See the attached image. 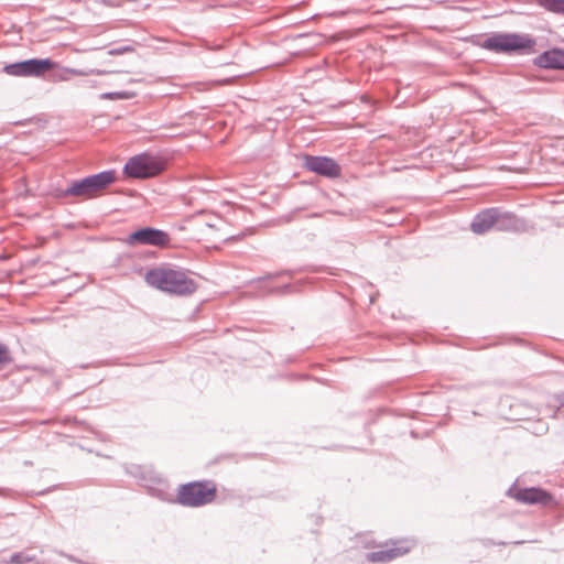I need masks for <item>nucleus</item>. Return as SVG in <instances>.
I'll use <instances>...</instances> for the list:
<instances>
[{"instance_id":"1","label":"nucleus","mask_w":564,"mask_h":564,"mask_svg":"<svg viewBox=\"0 0 564 564\" xmlns=\"http://www.w3.org/2000/svg\"><path fill=\"white\" fill-rule=\"evenodd\" d=\"M145 282L173 295L186 296L197 290V283L186 272L172 268H155L145 273Z\"/></svg>"},{"instance_id":"2","label":"nucleus","mask_w":564,"mask_h":564,"mask_svg":"<svg viewBox=\"0 0 564 564\" xmlns=\"http://www.w3.org/2000/svg\"><path fill=\"white\" fill-rule=\"evenodd\" d=\"M117 181L115 170H106L99 173L88 175L82 180H74L65 189H61L59 197H93L99 192L105 191Z\"/></svg>"},{"instance_id":"3","label":"nucleus","mask_w":564,"mask_h":564,"mask_svg":"<svg viewBox=\"0 0 564 564\" xmlns=\"http://www.w3.org/2000/svg\"><path fill=\"white\" fill-rule=\"evenodd\" d=\"M536 41L529 34L495 33L488 36L481 47L497 54H524L533 51Z\"/></svg>"},{"instance_id":"4","label":"nucleus","mask_w":564,"mask_h":564,"mask_svg":"<svg viewBox=\"0 0 564 564\" xmlns=\"http://www.w3.org/2000/svg\"><path fill=\"white\" fill-rule=\"evenodd\" d=\"M217 488L213 481H191L178 487L176 502L183 507L197 508L216 498Z\"/></svg>"},{"instance_id":"5","label":"nucleus","mask_w":564,"mask_h":564,"mask_svg":"<svg viewBox=\"0 0 564 564\" xmlns=\"http://www.w3.org/2000/svg\"><path fill=\"white\" fill-rule=\"evenodd\" d=\"M165 166V161L162 158L143 152L126 162L123 173L131 178L145 180L160 175Z\"/></svg>"},{"instance_id":"6","label":"nucleus","mask_w":564,"mask_h":564,"mask_svg":"<svg viewBox=\"0 0 564 564\" xmlns=\"http://www.w3.org/2000/svg\"><path fill=\"white\" fill-rule=\"evenodd\" d=\"M51 58H29L4 65L3 72L15 77L42 76L55 67Z\"/></svg>"},{"instance_id":"7","label":"nucleus","mask_w":564,"mask_h":564,"mask_svg":"<svg viewBox=\"0 0 564 564\" xmlns=\"http://www.w3.org/2000/svg\"><path fill=\"white\" fill-rule=\"evenodd\" d=\"M170 235L154 227H142L132 231L126 239V242L130 246H153L158 248H164L170 245Z\"/></svg>"},{"instance_id":"8","label":"nucleus","mask_w":564,"mask_h":564,"mask_svg":"<svg viewBox=\"0 0 564 564\" xmlns=\"http://www.w3.org/2000/svg\"><path fill=\"white\" fill-rule=\"evenodd\" d=\"M303 165L307 171L328 178H336L341 174L340 165L329 156L305 155Z\"/></svg>"},{"instance_id":"9","label":"nucleus","mask_w":564,"mask_h":564,"mask_svg":"<svg viewBox=\"0 0 564 564\" xmlns=\"http://www.w3.org/2000/svg\"><path fill=\"white\" fill-rule=\"evenodd\" d=\"M410 550L411 544L409 541H391L390 543L382 545L380 550L367 553L366 560L368 562L388 563L406 554Z\"/></svg>"},{"instance_id":"10","label":"nucleus","mask_w":564,"mask_h":564,"mask_svg":"<svg viewBox=\"0 0 564 564\" xmlns=\"http://www.w3.org/2000/svg\"><path fill=\"white\" fill-rule=\"evenodd\" d=\"M495 230L506 232H525L529 229L528 223L511 212L496 207Z\"/></svg>"},{"instance_id":"11","label":"nucleus","mask_w":564,"mask_h":564,"mask_svg":"<svg viewBox=\"0 0 564 564\" xmlns=\"http://www.w3.org/2000/svg\"><path fill=\"white\" fill-rule=\"evenodd\" d=\"M496 207H489L477 213L470 224V229L477 235H484L495 229Z\"/></svg>"},{"instance_id":"12","label":"nucleus","mask_w":564,"mask_h":564,"mask_svg":"<svg viewBox=\"0 0 564 564\" xmlns=\"http://www.w3.org/2000/svg\"><path fill=\"white\" fill-rule=\"evenodd\" d=\"M533 63L535 66L546 69H564V50L552 48L538 55Z\"/></svg>"},{"instance_id":"13","label":"nucleus","mask_w":564,"mask_h":564,"mask_svg":"<svg viewBox=\"0 0 564 564\" xmlns=\"http://www.w3.org/2000/svg\"><path fill=\"white\" fill-rule=\"evenodd\" d=\"M516 499L519 502L525 503V505H543L546 506L552 501V496L547 491H545L542 488L538 487H530L520 489L517 495Z\"/></svg>"},{"instance_id":"14","label":"nucleus","mask_w":564,"mask_h":564,"mask_svg":"<svg viewBox=\"0 0 564 564\" xmlns=\"http://www.w3.org/2000/svg\"><path fill=\"white\" fill-rule=\"evenodd\" d=\"M36 556L34 554H29L28 552H15L9 557H3L0 560L1 564H28L34 562Z\"/></svg>"},{"instance_id":"15","label":"nucleus","mask_w":564,"mask_h":564,"mask_svg":"<svg viewBox=\"0 0 564 564\" xmlns=\"http://www.w3.org/2000/svg\"><path fill=\"white\" fill-rule=\"evenodd\" d=\"M538 4L551 13L564 17V0H538Z\"/></svg>"},{"instance_id":"16","label":"nucleus","mask_w":564,"mask_h":564,"mask_svg":"<svg viewBox=\"0 0 564 564\" xmlns=\"http://www.w3.org/2000/svg\"><path fill=\"white\" fill-rule=\"evenodd\" d=\"M12 361V357L7 345L0 341V369L9 365Z\"/></svg>"},{"instance_id":"17","label":"nucleus","mask_w":564,"mask_h":564,"mask_svg":"<svg viewBox=\"0 0 564 564\" xmlns=\"http://www.w3.org/2000/svg\"><path fill=\"white\" fill-rule=\"evenodd\" d=\"M101 99H109V100H117V99H123L126 98L124 91H110V93H104L100 95Z\"/></svg>"},{"instance_id":"18","label":"nucleus","mask_w":564,"mask_h":564,"mask_svg":"<svg viewBox=\"0 0 564 564\" xmlns=\"http://www.w3.org/2000/svg\"><path fill=\"white\" fill-rule=\"evenodd\" d=\"M293 290H294V285L286 283L282 286L271 290V292L279 293V294H286V293L292 292Z\"/></svg>"},{"instance_id":"19","label":"nucleus","mask_w":564,"mask_h":564,"mask_svg":"<svg viewBox=\"0 0 564 564\" xmlns=\"http://www.w3.org/2000/svg\"><path fill=\"white\" fill-rule=\"evenodd\" d=\"M69 74L72 75H75V76H87V75H90V74H94L95 70H82V69H77V68H67L66 69Z\"/></svg>"},{"instance_id":"20","label":"nucleus","mask_w":564,"mask_h":564,"mask_svg":"<svg viewBox=\"0 0 564 564\" xmlns=\"http://www.w3.org/2000/svg\"><path fill=\"white\" fill-rule=\"evenodd\" d=\"M282 274H288L290 276H293L294 274V271L292 270H286V271H282V272H278V273H274V274H268L264 279H273V278H276V276H280ZM263 278H260V280H262Z\"/></svg>"},{"instance_id":"21","label":"nucleus","mask_w":564,"mask_h":564,"mask_svg":"<svg viewBox=\"0 0 564 564\" xmlns=\"http://www.w3.org/2000/svg\"><path fill=\"white\" fill-rule=\"evenodd\" d=\"M58 554H59L61 556L66 557V558H67L68 561H70V562H76V563L85 564L83 561L77 560V558H76L75 556H73V555L66 554V553H64L63 551H59V552H58Z\"/></svg>"}]
</instances>
